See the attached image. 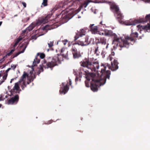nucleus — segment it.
I'll use <instances>...</instances> for the list:
<instances>
[{
  "instance_id": "f257e3e1",
  "label": "nucleus",
  "mask_w": 150,
  "mask_h": 150,
  "mask_svg": "<svg viewBox=\"0 0 150 150\" xmlns=\"http://www.w3.org/2000/svg\"><path fill=\"white\" fill-rule=\"evenodd\" d=\"M103 68L101 69L100 77L99 79H95L92 78V82L91 83L90 87L91 90L93 92L97 91L98 88L100 85H103L106 82V79H110V75L111 74L110 71L109 70L106 71V67L103 64L101 65Z\"/></svg>"
},
{
  "instance_id": "f03ea898",
  "label": "nucleus",
  "mask_w": 150,
  "mask_h": 150,
  "mask_svg": "<svg viewBox=\"0 0 150 150\" xmlns=\"http://www.w3.org/2000/svg\"><path fill=\"white\" fill-rule=\"evenodd\" d=\"M35 78V76L34 74H31V76H29L28 74L24 72L20 80L18 82L15 83L13 88L11 90L12 94L17 93L19 94L21 91L19 86V83L20 84L22 89L23 90L24 88L26 87V85L29 84Z\"/></svg>"
},
{
  "instance_id": "7ed1b4c3",
  "label": "nucleus",
  "mask_w": 150,
  "mask_h": 150,
  "mask_svg": "<svg viewBox=\"0 0 150 150\" xmlns=\"http://www.w3.org/2000/svg\"><path fill=\"white\" fill-rule=\"evenodd\" d=\"M81 66L87 68L89 69L90 72L96 71V69H98L99 68V65L98 61L94 62L92 63L88 58H85L80 63ZM91 72L89 70H86L84 68L81 67L79 69V73L83 74L86 76L89 75Z\"/></svg>"
},
{
  "instance_id": "20e7f679",
  "label": "nucleus",
  "mask_w": 150,
  "mask_h": 150,
  "mask_svg": "<svg viewBox=\"0 0 150 150\" xmlns=\"http://www.w3.org/2000/svg\"><path fill=\"white\" fill-rule=\"evenodd\" d=\"M138 35L137 32L133 33L132 31L130 36H126L125 38V40H123L121 38L118 37L117 35H115L114 36V41L118 42L117 43V45H119L120 47H128L130 42L134 40L135 38L138 37Z\"/></svg>"
},
{
  "instance_id": "39448f33",
  "label": "nucleus",
  "mask_w": 150,
  "mask_h": 150,
  "mask_svg": "<svg viewBox=\"0 0 150 150\" xmlns=\"http://www.w3.org/2000/svg\"><path fill=\"white\" fill-rule=\"evenodd\" d=\"M110 9L111 11L114 13L115 16L118 19L120 22H122V20L124 16L120 10L118 6L115 4L112 3L110 5Z\"/></svg>"
},
{
  "instance_id": "423d86ee",
  "label": "nucleus",
  "mask_w": 150,
  "mask_h": 150,
  "mask_svg": "<svg viewBox=\"0 0 150 150\" xmlns=\"http://www.w3.org/2000/svg\"><path fill=\"white\" fill-rule=\"evenodd\" d=\"M60 62V59L59 58V55H57L53 57L51 62H44L42 66L45 68H50L52 69L55 66L57 65V64L59 63Z\"/></svg>"
},
{
  "instance_id": "0eeeda50",
  "label": "nucleus",
  "mask_w": 150,
  "mask_h": 150,
  "mask_svg": "<svg viewBox=\"0 0 150 150\" xmlns=\"http://www.w3.org/2000/svg\"><path fill=\"white\" fill-rule=\"evenodd\" d=\"M141 22H146L147 21H149L150 23H148L146 25L144 26H142L141 25H138L137 27L139 29L140 28L141 29H143L145 31V30L148 32V30H150V14L147 15L144 18L141 19Z\"/></svg>"
},
{
  "instance_id": "6e6552de",
  "label": "nucleus",
  "mask_w": 150,
  "mask_h": 150,
  "mask_svg": "<svg viewBox=\"0 0 150 150\" xmlns=\"http://www.w3.org/2000/svg\"><path fill=\"white\" fill-rule=\"evenodd\" d=\"M26 41L20 46V48H19V50H21L18 52L14 55L11 56V59H13L14 57H17L20 54L24 52L29 42V40H26Z\"/></svg>"
},
{
  "instance_id": "1a4fd4ad",
  "label": "nucleus",
  "mask_w": 150,
  "mask_h": 150,
  "mask_svg": "<svg viewBox=\"0 0 150 150\" xmlns=\"http://www.w3.org/2000/svg\"><path fill=\"white\" fill-rule=\"evenodd\" d=\"M74 44L73 45L71 49V51L74 59H78L81 56L80 52L77 51V47Z\"/></svg>"
},
{
  "instance_id": "9d476101",
  "label": "nucleus",
  "mask_w": 150,
  "mask_h": 150,
  "mask_svg": "<svg viewBox=\"0 0 150 150\" xmlns=\"http://www.w3.org/2000/svg\"><path fill=\"white\" fill-rule=\"evenodd\" d=\"M90 42L88 41V36L86 37L84 40H79L75 42V45H78L82 46H86L90 43Z\"/></svg>"
},
{
  "instance_id": "9b49d317",
  "label": "nucleus",
  "mask_w": 150,
  "mask_h": 150,
  "mask_svg": "<svg viewBox=\"0 0 150 150\" xmlns=\"http://www.w3.org/2000/svg\"><path fill=\"white\" fill-rule=\"evenodd\" d=\"M19 99V96L17 94L16 95L13 97L8 100L7 103L8 104H16L18 103Z\"/></svg>"
},
{
  "instance_id": "f8f14e48",
  "label": "nucleus",
  "mask_w": 150,
  "mask_h": 150,
  "mask_svg": "<svg viewBox=\"0 0 150 150\" xmlns=\"http://www.w3.org/2000/svg\"><path fill=\"white\" fill-rule=\"evenodd\" d=\"M61 54L63 57L66 59H68L71 56V54H68V51L67 49L62 48L61 49Z\"/></svg>"
},
{
  "instance_id": "ddd939ff",
  "label": "nucleus",
  "mask_w": 150,
  "mask_h": 150,
  "mask_svg": "<svg viewBox=\"0 0 150 150\" xmlns=\"http://www.w3.org/2000/svg\"><path fill=\"white\" fill-rule=\"evenodd\" d=\"M118 64L117 60L114 59L113 62H111V66H108V68L112 71H115L118 69Z\"/></svg>"
},
{
  "instance_id": "4468645a",
  "label": "nucleus",
  "mask_w": 150,
  "mask_h": 150,
  "mask_svg": "<svg viewBox=\"0 0 150 150\" xmlns=\"http://www.w3.org/2000/svg\"><path fill=\"white\" fill-rule=\"evenodd\" d=\"M96 45L98 44H101L102 45H105L107 44V39L104 37H100L96 38Z\"/></svg>"
},
{
  "instance_id": "2eb2a0df",
  "label": "nucleus",
  "mask_w": 150,
  "mask_h": 150,
  "mask_svg": "<svg viewBox=\"0 0 150 150\" xmlns=\"http://www.w3.org/2000/svg\"><path fill=\"white\" fill-rule=\"evenodd\" d=\"M52 16V14H50L45 17L44 18H39L38 19L39 22L40 23H46L48 21V19L50 18Z\"/></svg>"
},
{
  "instance_id": "dca6fc26",
  "label": "nucleus",
  "mask_w": 150,
  "mask_h": 150,
  "mask_svg": "<svg viewBox=\"0 0 150 150\" xmlns=\"http://www.w3.org/2000/svg\"><path fill=\"white\" fill-rule=\"evenodd\" d=\"M62 84L63 85L64 83H62ZM63 86H62L61 87L59 92L60 93H64V94H65L68 91L69 87L67 84L64 86V85H63Z\"/></svg>"
},
{
  "instance_id": "f3484780",
  "label": "nucleus",
  "mask_w": 150,
  "mask_h": 150,
  "mask_svg": "<svg viewBox=\"0 0 150 150\" xmlns=\"http://www.w3.org/2000/svg\"><path fill=\"white\" fill-rule=\"evenodd\" d=\"M139 22V21L137 20H133L130 19L129 20L126 21L125 22V24L127 25H135Z\"/></svg>"
},
{
  "instance_id": "a211bd4d",
  "label": "nucleus",
  "mask_w": 150,
  "mask_h": 150,
  "mask_svg": "<svg viewBox=\"0 0 150 150\" xmlns=\"http://www.w3.org/2000/svg\"><path fill=\"white\" fill-rule=\"evenodd\" d=\"M116 35L115 34H113L111 30H107L105 31V36H112L113 35V37H114L115 35ZM114 40H113V42H116V44L117 43H118V42H117L116 41H114ZM115 44H116V43H115ZM116 46L117 47H118L119 46V45L117 46V45H116Z\"/></svg>"
},
{
  "instance_id": "6ab92c4d",
  "label": "nucleus",
  "mask_w": 150,
  "mask_h": 150,
  "mask_svg": "<svg viewBox=\"0 0 150 150\" xmlns=\"http://www.w3.org/2000/svg\"><path fill=\"white\" fill-rule=\"evenodd\" d=\"M94 24H91L90 25V29L93 33L95 34L98 31V27L97 26H94Z\"/></svg>"
},
{
  "instance_id": "aec40b11",
  "label": "nucleus",
  "mask_w": 150,
  "mask_h": 150,
  "mask_svg": "<svg viewBox=\"0 0 150 150\" xmlns=\"http://www.w3.org/2000/svg\"><path fill=\"white\" fill-rule=\"evenodd\" d=\"M35 26V25L33 23H32L26 28V30H25L24 31V32L25 33L27 31V32H30L34 28Z\"/></svg>"
},
{
  "instance_id": "412c9836",
  "label": "nucleus",
  "mask_w": 150,
  "mask_h": 150,
  "mask_svg": "<svg viewBox=\"0 0 150 150\" xmlns=\"http://www.w3.org/2000/svg\"><path fill=\"white\" fill-rule=\"evenodd\" d=\"M86 31L84 30L83 29H81L80 31L78 32L77 34L80 37H81L83 35H85Z\"/></svg>"
},
{
  "instance_id": "4be33fe9",
  "label": "nucleus",
  "mask_w": 150,
  "mask_h": 150,
  "mask_svg": "<svg viewBox=\"0 0 150 150\" xmlns=\"http://www.w3.org/2000/svg\"><path fill=\"white\" fill-rule=\"evenodd\" d=\"M38 56H37V55H36L33 62V64L32 65V67H34L37 64H38L40 62V59L39 58L38 59Z\"/></svg>"
},
{
  "instance_id": "5701e85b",
  "label": "nucleus",
  "mask_w": 150,
  "mask_h": 150,
  "mask_svg": "<svg viewBox=\"0 0 150 150\" xmlns=\"http://www.w3.org/2000/svg\"><path fill=\"white\" fill-rule=\"evenodd\" d=\"M22 39L23 38L22 37H19L18 38L15 40V42L13 45L14 48V47L18 45L19 42L22 40Z\"/></svg>"
},
{
  "instance_id": "b1692460",
  "label": "nucleus",
  "mask_w": 150,
  "mask_h": 150,
  "mask_svg": "<svg viewBox=\"0 0 150 150\" xmlns=\"http://www.w3.org/2000/svg\"><path fill=\"white\" fill-rule=\"evenodd\" d=\"M39 35H38L37 34H35V35H33L31 36L30 38V39L29 40H28V39L25 40H24L25 41H24V42L25 41H26V40H28L30 41V40H33V39L36 40L37 38L39 37Z\"/></svg>"
},
{
  "instance_id": "393cba45",
  "label": "nucleus",
  "mask_w": 150,
  "mask_h": 150,
  "mask_svg": "<svg viewBox=\"0 0 150 150\" xmlns=\"http://www.w3.org/2000/svg\"><path fill=\"white\" fill-rule=\"evenodd\" d=\"M86 78L87 79V80L85 81V85L86 87H89V81L90 79L89 77L86 76Z\"/></svg>"
},
{
  "instance_id": "a878e982",
  "label": "nucleus",
  "mask_w": 150,
  "mask_h": 150,
  "mask_svg": "<svg viewBox=\"0 0 150 150\" xmlns=\"http://www.w3.org/2000/svg\"><path fill=\"white\" fill-rule=\"evenodd\" d=\"M54 42L53 41H50L47 43L48 47L51 50H53V49L52 47L54 46Z\"/></svg>"
},
{
  "instance_id": "bb28decb",
  "label": "nucleus",
  "mask_w": 150,
  "mask_h": 150,
  "mask_svg": "<svg viewBox=\"0 0 150 150\" xmlns=\"http://www.w3.org/2000/svg\"><path fill=\"white\" fill-rule=\"evenodd\" d=\"M97 47H95V50H94V54H96V55L98 56L99 55V52H98V45H96Z\"/></svg>"
},
{
  "instance_id": "cd10ccee",
  "label": "nucleus",
  "mask_w": 150,
  "mask_h": 150,
  "mask_svg": "<svg viewBox=\"0 0 150 150\" xmlns=\"http://www.w3.org/2000/svg\"><path fill=\"white\" fill-rule=\"evenodd\" d=\"M37 56H40V57L41 59H43L45 56V55L44 54L42 53L41 54H40V53H38L37 54Z\"/></svg>"
},
{
  "instance_id": "c85d7f7f",
  "label": "nucleus",
  "mask_w": 150,
  "mask_h": 150,
  "mask_svg": "<svg viewBox=\"0 0 150 150\" xmlns=\"http://www.w3.org/2000/svg\"><path fill=\"white\" fill-rule=\"evenodd\" d=\"M115 53L114 52H111V54L110 55L109 57V59L110 61H111L112 59H114L113 57H112V56H114L115 55Z\"/></svg>"
},
{
  "instance_id": "c756f323",
  "label": "nucleus",
  "mask_w": 150,
  "mask_h": 150,
  "mask_svg": "<svg viewBox=\"0 0 150 150\" xmlns=\"http://www.w3.org/2000/svg\"><path fill=\"white\" fill-rule=\"evenodd\" d=\"M47 0H43L42 5L44 6H46L47 5Z\"/></svg>"
},
{
  "instance_id": "7c9ffc66",
  "label": "nucleus",
  "mask_w": 150,
  "mask_h": 150,
  "mask_svg": "<svg viewBox=\"0 0 150 150\" xmlns=\"http://www.w3.org/2000/svg\"><path fill=\"white\" fill-rule=\"evenodd\" d=\"M7 76L5 75L3 76V80L0 81V85L1 84L4 82V81L6 79Z\"/></svg>"
},
{
  "instance_id": "2f4dec72",
  "label": "nucleus",
  "mask_w": 150,
  "mask_h": 150,
  "mask_svg": "<svg viewBox=\"0 0 150 150\" xmlns=\"http://www.w3.org/2000/svg\"><path fill=\"white\" fill-rule=\"evenodd\" d=\"M90 2L88 0L86 1H85L82 4V6L84 8L86 7Z\"/></svg>"
},
{
  "instance_id": "473e14b6",
  "label": "nucleus",
  "mask_w": 150,
  "mask_h": 150,
  "mask_svg": "<svg viewBox=\"0 0 150 150\" xmlns=\"http://www.w3.org/2000/svg\"><path fill=\"white\" fill-rule=\"evenodd\" d=\"M40 67L39 68V70L38 72V74H39L40 73H41L43 71V69L42 67L41 66V65L40 66Z\"/></svg>"
},
{
  "instance_id": "72a5a7b5",
  "label": "nucleus",
  "mask_w": 150,
  "mask_h": 150,
  "mask_svg": "<svg viewBox=\"0 0 150 150\" xmlns=\"http://www.w3.org/2000/svg\"><path fill=\"white\" fill-rule=\"evenodd\" d=\"M30 18L29 17H28L27 18H26L24 19L23 20V22L25 23L27 22L29 19H30Z\"/></svg>"
},
{
  "instance_id": "f704fd0d",
  "label": "nucleus",
  "mask_w": 150,
  "mask_h": 150,
  "mask_svg": "<svg viewBox=\"0 0 150 150\" xmlns=\"http://www.w3.org/2000/svg\"><path fill=\"white\" fill-rule=\"evenodd\" d=\"M53 120H49L47 122H45L44 123V124H47V125H49L50 124H51L53 122Z\"/></svg>"
},
{
  "instance_id": "c9c22d12",
  "label": "nucleus",
  "mask_w": 150,
  "mask_h": 150,
  "mask_svg": "<svg viewBox=\"0 0 150 150\" xmlns=\"http://www.w3.org/2000/svg\"><path fill=\"white\" fill-rule=\"evenodd\" d=\"M11 68L13 69H14L16 67V65H15L14 64H12L11 65Z\"/></svg>"
},
{
  "instance_id": "e433bc0d",
  "label": "nucleus",
  "mask_w": 150,
  "mask_h": 150,
  "mask_svg": "<svg viewBox=\"0 0 150 150\" xmlns=\"http://www.w3.org/2000/svg\"><path fill=\"white\" fill-rule=\"evenodd\" d=\"M12 54V53H11L10 52L9 53L7 54L6 56H5L3 58H5V57H6L7 56H10Z\"/></svg>"
},
{
  "instance_id": "4c0bfd02",
  "label": "nucleus",
  "mask_w": 150,
  "mask_h": 150,
  "mask_svg": "<svg viewBox=\"0 0 150 150\" xmlns=\"http://www.w3.org/2000/svg\"><path fill=\"white\" fill-rule=\"evenodd\" d=\"M98 34L100 35H105V31H103V32L101 31L99 32Z\"/></svg>"
},
{
  "instance_id": "58836bf2",
  "label": "nucleus",
  "mask_w": 150,
  "mask_h": 150,
  "mask_svg": "<svg viewBox=\"0 0 150 150\" xmlns=\"http://www.w3.org/2000/svg\"><path fill=\"white\" fill-rule=\"evenodd\" d=\"M67 42H68V40L66 39L64 40L63 41V44L64 45H65L66 44Z\"/></svg>"
},
{
  "instance_id": "ea45409f",
  "label": "nucleus",
  "mask_w": 150,
  "mask_h": 150,
  "mask_svg": "<svg viewBox=\"0 0 150 150\" xmlns=\"http://www.w3.org/2000/svg\"><path fill=\"white\" fill-rule=\"evenodd\" d=\"M22 4L23 5V6L24 8H25L26 7V4L25 2H22Z\"/></svg>"
},
{
  "instance_id": "a19ab883",
  "label": "nucleus",
  "mask_w": 150,
  "mask_h": 150,
  "mask_svg": "<svg viewBox=\"0 0 150 150\" xmlns=\"http://www.w3.org/2000/svg\"><path fill=\"white\" fill-rule=\"evenodd\" d=\"M79 37V36L78 35L76 34V35L74 37V41H76V40H77L78 38Z\"/></svg>"
},
{
  "instance_id": "79ce46f5",
  "label": "nucleus",
  "mask_w": 150,
  "mask_h": 150,
  "mask_svg": "<svg viewBox=\"0 0 150 150\" xmlns=\"http://www.w3.org/2000/svg\"><path fill=\"white\" fill-rule=\"evenodd\" d=\"M104 52H102L101 53V54L102 55L103 58H104L105 57V55L104 54Z\"/></svg>"
},
{
  "instance_id": "37998d69",
  "label": "nucleus",
  "mask_w": 150,
  "mask_h": 150,
  "mask_svg": "<svg viewBox=\"0 0 150 150\" xmlns=\"http://www.w3.org/2000/svg\"><path fill=\"white\" fill-rule=\"evenodd\" d=\"M69 85H70V86H71V80L70 79H69Z\"/></svg>"
},
{
  "instance_id": "c03bdc74",
  "label": "nucleus",
  "mask_w": 150,
  "mask_h": 150,
  "mask_svg": "<svg viewBox=\"0 0 150 150\" xmlns=\"http://www.w3.org/2000/svg\"><path fill=\"white\" fill-rule=\"evenodd\" d=\"M15 50L14 49H13L11 50L10 52L12 53Z\"/></svg>"
},
{
  "instance_id": "a18cd8bd",
  "label": "nucleus",
  "mask_w": 150,
  "mask_h": 150,
  "mask_svg": "<svg viewBox=\"0 0 150 150\" xmlns=\"http://www.w3.org/2000/svg\"><path fill=\"white\" fill-rule=\"evenodd\" d=\"M11 69V68H9L6 70V72H7Z\"/></svg>"
},
{
  "instance_id": "49530a36",
  "label": "nucleus",
  "mask_w": 150,
  "mask_h": 150,
  "mask_svg": "<svg viewBox=\"0 0 150 150\" xmlns=\"http://www.w3.org/2000/svg\"><path fill=\"white\" fill-rule=\"evenodd\" d=\"M47 29V26H45L44 27L43 29Z\"/></svg>"
},
{
  "instance_id": "de8ad7c7",
  "label": "nucleus",
  "mask_w": 150,
  "mask_h": 150,
  "mask_svg": "<svg viewBox=\"0 0 150 150\" xmlns=\"http://www.w3.org/2000/svg\"><path fill=\"white\" fill-rule=\"evenodd\" d=\"M108 45H109V44L108 43L107 44V46L106 47V49L108 47Z\"/></svg>"
},
{
  "instance_id": "09e8293b",
  "label": "nucleus",
  "mask_w": 150,
  "mask_h": 150,
  "mask_svg": "<svg viewBox=\"0 0 150 150\" xmlns=\"http://www.w3.org/2000/svg\"><path fill=\"white\" fill-rule=\"evenodd\" d=\"M2 21H0V26H1V25L2 23Z\"/></svg>"
},
{
  "instance_id": "8fccbe9b",
  "label": "nucleus",
  "mask_w": 150,
  "mask_h": 150,
  "mask_svg": "<svg viewBox=\"0 0 150 150\" xmlns=\"http://www.w3.org/2000/svg\"><path fill=\"white\" fill-rule=\"evenodd\" d=\"M78 78L77 77H76L75 79L76 81V80H78Z\"/></svg>"
},
{
  "instance_id": "3c124183",
  "label": "nucleus",
  "mask_w": 150,
  "mask_h": 150,
  "mask_svg": "<svg viewBox=\"0 0 150 150\" xmlns=\"http://www.w3.org/2000/svg\"><path fill=\"white\" fill-rule=\"evenodd\" d=\"M13 80V79H11V81H10V83H12V80Z\"/></svg>"
},
{
  "instance_id": "603ef678",
  "label": "nucleus",
  "mask_w": 150,
  "mask_h": 150,
  "mask_svg": "<svg viewBox=\"0 0 150 150\" xmlns=\"http://www.w3.org/2000/svg\"><path fill=\"white\" fill-rule=\"evenodd\" d=\"M102 22L101 21V22H100V24H102V25H103V24H102Z\"/></svg>"
},
{
  "instance_id": "864d4df0",
  "label": "nucleus",
  "mask_w": 150,
  "mask_h": 150,
  "mask_svg": "<svg viewBox=\"0 0 150 150\" xmlns=\"http://www.w3.org/2000/svg\"><path fill=\"white\" fill-rule=\"evenodd\" d=\"M12 61V60H11L10 61V62H8V64H9V63L11 62Z\"/></svg>"
},
{
  "instance_id": "5fc2aeb1",
  "label": "nucleus",
  "mask_w": 150,
  "mask_h": 150,
  "mask_svg": "<svg viewBox=\"0 0 150 150\" xmlns=\"http://www.w3.org/2000/svg\"><path fill=\"white\" fill-rule=\"evenodd\" d=\"M1 100V97H0V100Z\"/></svg>"
},
{
  "instance_id": "6e6d98bb",
  "label": "nucleus",
  "mask_w": 150,
  "mask_h": 150,
  "mask_svg": "<svg viewBox=\"0 0 150 150\" xmlns=\"http://www.w3.org/2000/svg\"><path fill=\"white\" fill-rule=\"evenodd\" d=\"M1 106H2V105L1 104H0V108L1 107Z\"/></svg>"
},
{
  "instance_id": "4d7b16f0",
  "label": "nucleus",
  "mask_w": 150,
  "mask_h": 150,
  "mask_svg": "<svg viewBox=\"0 0 150 150\" xmlns=\"http://www.w3.org/2000/svg\"><path fill=\"white\" fill-rule=\"evenodd\" d=\"M49 50V49H47V51L48 52Z\"/></svg>"
},
{
  "instance_id": "13d9d810",
  "label": "nucleus",
  "mask_w": 150,
  "mask_h": 150,
  "mask_svg": "<svg viewBox=\"0 0 150 150\" xmlns=\"http://www.w3.org/2000/svg\"><path fill=\"white\" fill-rule=\"evenodd\" d=\"M0 76H1V74H0Z\"/></svg>"
}]
</instances>
